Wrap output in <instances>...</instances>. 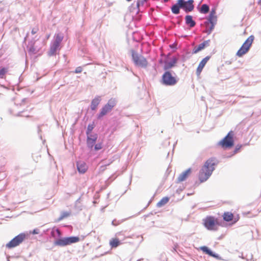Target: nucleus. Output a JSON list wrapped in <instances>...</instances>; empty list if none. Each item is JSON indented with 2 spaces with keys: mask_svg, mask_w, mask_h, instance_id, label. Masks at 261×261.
Here are the masks:
<instances>
[{
  "mask_svg": "<svg viewBox=\"0 0 261 261\" xmlns=\"http://www.w3.org/2000/svg\"><path fill=\"white\" fill-rule=\"evenodd\" d=\"M202 221L204 226L209 230H217L220 225L218 219L211 216H207Z\"/></svg>",
  "mask_w": 261,
  "mask_h": 261,
  "instance_id": "obj_2",
  "label": "nucleus"
},
{
  "mask_svg": "<svg viewBox=\"0 0 261 261\" xmlns=\"http://www.w3.org/2000/svg\"><path fill=\"white\" fill-rule=\"evenodd\" d=\"M113 107V105H110L109 103L106 105L101 109L100 112L97 116L98 119H100L103 116L106 115L108 112H110Z\"/></svg>",
  "mask_w": 261,
  "mask_h": 261,
  "instance_id": "obj_13",
  "label": "nucleus"
},
{
  "mask_svg": "<svg viewBox=\"0 0 261 261\" xmlns=\"http://www.w3.org/2000/svg\"><path fill=\"white\" fill-rule=\"evenodd\" d=\"M194 0H188L185 1L184 0H178V4L180 6V8L182 9L186 12H191L194 8Z\"/></svg>",
  "mask_w": 261,
  "mask_h": 261,
  "instance_id": "obj_9",
  "label": "nucleus"
},
{
  "mask_svg": "<svg viewBox=\"0 0 261 261\" xmlns=\"http://www.w3.org/2000/svg\"><path fill=\"white\" fill-rule=\"evenodd\" d=\"M210 56H206V57L203 58L199 63L196 69V74L197 75H200L201 72L203 70V68L205 66V64L207 63V61L210 60Z\"/></svg>",
  "mask_w": 261,
  "mask_h": 261,
  "instance_id": "obj_12",
  "label": "nucleus"
},
{
  "mask_svg": "<svg viewBox=\"0 0 261 261\" xmlns=\"http://www.w3.org/2000/svg\"><path fill=\"white\" fill-rule=\"evenodd\" d=\"M110 244L111 245L112 247L114 246V239H113L111 241Z\"/></svg>",
  "mask_w": 261,
  "mask_h": 261,
  "instance_id": "obj_35",
  "label": "nucleus"
},
{
  "mask_svg": "<svg viewBox=\"0 0 261 261\" xmlns=\"http://www.w3.org/2000/svg\"><path fill=\"white\" fill-rule=\"evenodd\" d=\"M210 10L209 7L206 4H203L201 6L200 12L202 13L206 14Z\"/></svg>",
  "mask_w": 261,
  "mask_h": 261,
  "instance_id": "obj_25",
  "label": "nucleus"
},
{
  "mask_svg": "<svg viewBox=\"0 0 261 261\" xmlns=\"http://www.w3.org/2000/svg\"><path fill=\"white\" fill-rule=\"evenodd\" d=\"M180 8V5L178 4V0H177V3L174 5L172 7H171V11H172V12L173 13V14H178L179 13V9Z\"/></svg>",
  "mask_w": 261,
  "mask_h": 261,
  "instance_id": "obj_21",
  "label": "nucleus"
},
{
  "mask_svg": "<svg viewBox=\"0 0 261 261\" xmlns=\"http://www.w3.org/2000/svg\"><path fill=\"white\" fill-rule=\"evenodd\" d=\"M80 241V238L78 237H70L60 239L55 242V245L59 246H65L71 244L77 243Z\"/></svg>",
  "mask_w": 261,
  "mask_h": 261,
  "instance_id": "obj_4",
  "label": "nucleus"
},
{
  "mask_svg": "<svg viewBox=\"0 0 261 261\" xmlns=\"http://www.w3.org/2000/svg\"><path fill=\"white\" fill-rule=\"evenodd\" d=\"M38 31V28H33L32 30V31H31V33L32 34H35Z\"/></svg>",
  "mask_w": 261,
  "mask_h": 261,
  "instance_id": "obj_31",
  "label": "nucleus"
},
{
  "mask_svg": "<svg viewBox=\"0 0 261 261\" xmlns=\"http://www.w3.org/2000/svg\"><path fill=\"white\" fill-rule=\"evenodd\" d=\"M94 128V124H90L88 125L87 127V135H89V134H91V133L92 130H93Z\"/></svg>",
  "mask_w": 261,
  "mask_h": 261,
  "instance_id": "obj_28",
  "label": "nucleus"
},
{
  "mask_svg": "<svg viewBox=\"0 0 261 261\" xmlns=\"http://www.w3.org/2000/svg\"><path fill=\"white\" fill-rule=\"evenodd\" d=\"M169 198L168 197H164L161 199L157 203V206L162 207L168 202Z\"/></svg>",
  "mask_w": 261,
  "mask_h": 261,
  "instance_id": "obj_22",
  "label": "nucleus"
},
{
  "mask_svg": "<svg viewBox=\"0 0 261 261\" xmlns=\"http://www.w3.org/2000/svg\"><path fill=\"white\" fill-rule=\"evenodd\" d=\"M57 232L59 235L60 234V231L58 229H57Z\"/></svg>",
  "mask_w": 261,
  "mask_h": 261,
  "instance_id": "obj_37",
  "label": "nucleus"
},
{
  "mask_svg": "<svg viewBox=\"0 0 261 261\" xmlns=\"http://www.w3.org/2000/svg\"><path fill=\"white\" fill-rule=\"evenodd\" d=\"M223 219L226 222L233 221V223H235L239 220V216L238 215L237 217H235L232 213L226 212L223 214Z\"/></svg>",
  "mask_w": 261,
  "mask_h": 261,
  "instance_id": "obj_10",
  "label": "nucleus"
},
{
  "mask_svg": "<svg viewBox=\"0 0 261 261\" xmlns=\"http://www.w3.org/2000/svg\"><path fill=\"white\" fill-rule=\"evenodd\" d=\"M88 138H87V144L89 147L92 148L97 139V137L96 135H92L91 134H89V135H87Z\"/></svg>",
  "mask_w": 261,
  "mask_h": 261,
  "instance_id": "obj_16",
  "label": "nucleus"
},
{
  "mask_svg": "<svg viewBox=\"0 0 261 261\" xmlns=\"http://www.w3.org/2000/svg\"><path fill=\"white\" fill-rule=\"evenodd\" d=\"M8 72V68H2L0 70V77L3 79L5 77L6 73Z\"/></svg>",
  "mask_w": 261,
  "mask_h": 261,
  "instance_id": "obj_27",
  "label": "nucleus"
},
{
  "mask_svg": "<svg viewBox=\"0 0 261 261\" xmlns=\"http://www.w3.org/2000/svg\"><path fill=\"white\" fill-rule=\"evenodd\" d=\"M163 83L167 86H173L176 84L177 80L169 71L165 72L162 76Z\"/></svg>",
  "mask_w": 261,
  "mask_h": 261,
  "instance_id": "obj_8",
  "label": "nucleus"
},
{
  "mask_svg": "<svg viewBox=\"0 0 261 261\" xmlns=\"http://www.w3.org/2000/svg\"><path fill=\"white\" fill-rule=\"evenodd\" d=\"M218 163V160L214 157L209 158L205 161L198 174V178L200 182H204L208 179Z\"/></svg>",
  "mask_w": 261,
  "mask_h": 261,
  "instance_id": "obj_1",
  "label": "nucleus"
},
{
  "mask_svg": "<svg viewBox=\"0 0 261 261\" xmlns=\"http://www.w3.org/2000/svg\"><path fill=\"white\" fill-rule=\"evenodd\" d=\"M39 233V230L38 229H35L32 231V233L34 234H38Z\"/></svg>",
  "mask_w": 261,
  "mask_h": 261,
  "instance_id": "obj_33",
  "label": "nucleus"
},
{
  "mask_svg": "<svg viewBox=\"0 0 261 261\" xmlns=\"http://www.w3.org/2000/svg\"><path fill=\"white\" fill-rule=\"evenodd\" d=\"M165 2H167L168 1H169V0H164Z\"/></svg>",
  "mask_w": 261,
  "mask_h": 261,
  "instance_id": "obj_38",
  "label": "nucleus"
},
{
  "mask_svg": "<svg viewBox=\"0 0 261 261\" xmlns=\"http://www.w3.org/2000/svg\"><path fill=\"white\" fill-rule=\"evenodd\" d=\"M208 20L212 24L211 30L213 29L214 24L216 23L217 21V16L216 15H213L210 14L208 17Z\"/></svg>",
  "mask_w": 261,
  "mask_h": 261,
  "instance_id": "obj_23",
  "label": "nucleus"
},
{
  "mask_svg": "<svg viewBox=\"0 0 261 261\" xmlns=\"http://www.w3.org/2000/svg\"><path fill=\"white\" fill-rule=\"evenodd\" d=\"M201 250L206 254L209 255L211 256L214 257L216 259H220V257L219 255L214 253L211 250H210L206 246H202L200 248Z\"/></svg>",
  "mask_w": 261,
  "mask_h": 261,
  "instance_id": "obj_17",
  "label": "nucleus"
},
{
  "mask_svg": "<svg viewBox=\"0 0 261 261\" xmlns=\"http://www.w3.org/2000/svg\"><path fill=\"white\" fill-rule=\"evenodd\" d=\"M210 40H207L203 41L202 43L199 44L198 46H195L193 49L192 53L193 54H197L202 49H204L205 47L208 46L210 45Z\"/></svg>",
  "mask_w": 261,
  "mask_h": 261,
  "instance_id": "obj_11",
  "label": "nucleus"
},
{
  "mask_svg": "<svg viewBox=\"0 0 261 261\" xmlns=\"http://www.w3.org/2000/svg\"><path fill=\"white\" fill-rule=\"evenodd\" d=\"M115 247H116L118 245H120L121 243L119 241V240L115 238Z\"/></svg>",
  "mask_w": 261,
  "mask_h": 261,
  "instance_id": "obj_32",
  "label": "nucleus"
},
{
  "mask_svg": "<svg viewBox=\"0 0 261 261\" xmlns=\"http://www.w3.org/2000/svg\"><path fill=\"white\" fill-rule=\"evenodd\" d=\"M132 57L133 61L137 66L141 67H147L148 62L146 59L144 58L143 56L133 51L132 54Z\"/></svg>",
  "mask_w": 261,
  "mask_h": 261,
  "instance_id": "obj_6",
  "label": "nucleus"
},
{
  "mask_svg": "<svg viewBox=\"0 0 261 261\" xmlns=\"http://www.w3.org/2000/svg\"><path fill=\"white\" fill-rule=\"evenodd\" d=\"M25 238L26 235L24 233H20L8 243L6 245V247L8 249L14 248L19 245L24 240Z\"/></svg>",
  "mask_w": 261,
  "mask_h": 261,
  "instance_id": "obj_5",
  "label": "nucleus"
},
{
  "mask_svg": "<svg viewBox=\"0 0 261 261\" xmlns=\"http://www.w3.org/2000/svg\"><path fill=\"white\" fill-rule=\"evenodd\" d=\"M191 173V169L190 168L186 170L184 172H182L178 177L177 181L178 182H180L185 181Z\"/></svg>",
  "mask_w": 261,
  "mask_h": 261,
  "instance_id": "obj_14",
  "label": "nucleus"
},
{
  "mask_svg": "<svg viewBox=\"0 0 261 261\" xmlns=\"http://www.w3.org/2000/svg\"><path fill=\"white\" fill-rule=\"evenodd\" d=\"M173 66V65L172 64L169 63V64L168 65V68H171V67H172Z\"/></svg>",
  "mask_w": 261,
  "mask_h": 261,
  "instance_id": "obj_36",
  "label": "nucleus"
},
{
  "mask_svg": "<svg viewBox=\"0 0 261 261\" xmlns=\"http://www.w3.org/2000/svg\"><path fill=\"white\" fill-rule=\"evenodd\" d=\"M233 134L232 132L228 133L227 136L219 142V144L223 148L232 147L233 146Z\"/></svg>",
  "mask_w": 261,
  "mask_h": 261,
  "instance_id": "obj_7",
  "label": "nucleus"
},
{
  "mask_svg": "<svg viewBox=\"0 0 261 261\" xmlns=\"http://www.w3.org/2000/svg\"><path fill=\"white\" fill-rule=\"evenodd\" d=\"M60 45L56 44L54 43L51 46L49 51H48V55L51 56L55 55Z\"/></svg>",
  "mask_w": 261,
  "mask_h": 261,
  "instance_id": "obj_19",
  "label": "nucleus"
},
{
  "mask_svg": "<svg viewBox=\"0 0 261 261\" xmlns=\"http://www.w3.org/2000/svg\"><path fill=\"white\" fill-rule=\"evenodd\" d=\"M63 36L61 34H58L56 36L55 40L54 42V43L60 45L61 42L63 40Z\"/></svg>",
  "mask_w": 261,
  "mask_h": 261,
  "instance_id": "obj_24",
  "label": "nucleus"
},
{
  "mask_svg": "<svg viewBox=\"0 0 261 261\" xmlns=\"http://www.w3.org/2000/svg\"><path fill=\"white\" fill-rule=\"evenodd\" d=\"M254 39V37L253 35L249 36L237 51L236 54L237 56L239 57H241L244 55L246 54L249 50V48L253 43Z\"/></svg>",
  "mask_w": 261,
  "mask_h": 261,
  "instance_id": "obj_3",
  "label": "nucleus"
},
{
  "mask_svg": "<svg viewBox=\"0 0 261 261\" xmlns=\"http://www.w3.org/2000/svg\"><path fill=\"white\" fill-rule=\"evenodd\" d=\"M82 70L83 69H82V67L79 66V67H77L76 68L74 72L75 73H79L82 72Z\"/></svg>",
  "mask_w": 261,
  "mask_h": 261,
  "instance_id": "obj_29",
  "label": "nucleus"
},
{
  "mask_svg": "<svg viewBox=\"0 0 261 261\" xmlns=\"http://www.w3.org/2000/svg\"><path fill=\"white\" fill-rule=\"evenodd\" d=\"M128 2L131 1L132 0H126Z\"/></svg>",
  "mask_w": 261,
  "mask_h": 261,
  "instance_id": "obj_39",
  "label": "nucleus"
},
{
  "mask_svg": "<svg viewBox=\"0 0 261 261\" xmlns=\"http://www.w3.org/2000/svg\"><path fill=\"white\" fill-rule=\"evenodd\" d=\"M100 101V99L99 97H96L94 99H93L91 102V109L92 110H95L97 108L98 105H99Z\"/></svg>",
  "mask_w": 261,
  "mask_h": 261,
  "instance_id": "obj_20",
  "label": "nucleus"
},
{
  "mask_svg": "<svg viewBox=\"0 0 261 261\" xmlns=\"http://www.w3.org/2000/svg\"><path fill=\"white\" fill-rule=\"evenodd\" d=\"M49 37V35L47 36V38H48Z\"/></svg>",
  "mask_w": 261,
  "mask_h": 261,
  "instance_id": "obj_40",
  "label": "nucleus"
},
{
  "mask_svg": "<svg viewBox=\"0 0 261 261\" xmlns=\"http://www.w3.org/2000/svg\"><path fill=\"white\" fill-rule=\"evenodd\" d=\"M101 144H97L95 145V150H98L101 148Z\"/></svg>",
  "mask_w": 261,
  "mask_h": 261,
  "instance_id": "obj_30",
  "label": "nucleus"
},
{
  "mask_svg": "<svg viewBox=\"0 0 261 261\" xmlns=\"http://www.w3.org/2000/svg\"><path fill=\"white\" fill-rule=\"evenodd\" d=\"M70 215V213L68 212H64L62 213L60 217L58 219V221H60L65 218L69 217Z\"/></svg>",
  "mask_w": 261,
  "mask_h": 261,
  "instance_id": "obj_26",
  "label": "nucleus"
},
{
  "mask_svg": "<svg viewBox=\"0 0 261 261\" xmlns=\"http://www.w3.org/2000/svg\"><path fill=\"white\" fill-rule=\"evenodd\" d=\"M210 14L213 15H216L215 10H214V9L212 10V11H211Z\"/></svg>",
  "mask_w": 261,
  "mask_h": 261,
  "instance_id": "obj_34",
  "label": "nucleus"
},
{
  "mask_svg": "<svg viewBox=\"0 0 261 261\" xmlns=\"http://www.w3.org/2000/svg\"><path fill=\"white\" fill-rule=\"evenodd\" d=\"M77 168L80 173H84L88 169V167L85 163L82 161L77 162Z\"/></svg>",
  "mask_w": 261,
  "mask_h": 261,
  "instance_id": "obj_15",
  "label": "nucleus"
},
{
  "mask_svg": "<svg viewBox=\"0 0 261 261\" xmlns=\"http://www.w3.org/2000/svg\"><path fill=\"white\" fill-rule=\"evenodd\" d=\"M185 20L186 24L189 25L190 28L194 27L196 24V22L193 20L192 16L191 15H187L185 17Z\"/></svg>",
  "mask_w": 261,
  "mask_h": 261,
  "instance_id": "obj_18",
  "label": "nucleus"
}]
</instances>
